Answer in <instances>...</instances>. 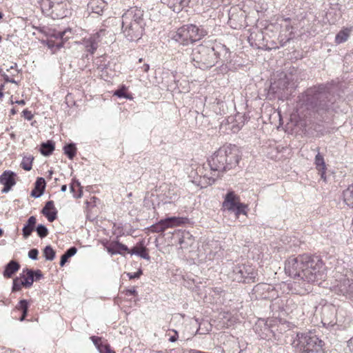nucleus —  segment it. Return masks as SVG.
<instances>
[{"label": "nucleus", "instance_id": "obj_33", "mask_svg": "<svg viewBox=\"0 0 353 353\" xmlns=\"http://www.w3.org/2000/svg\"><path fill=\"white\" fill-rule=\"evenodd\" d=\"M286 74L287 75H290L292 79H294L293 80H290V82L292 83V90L294 89L297 86L299 82L302 80V78L300 77L299 70L293 68L290 69Z\"/></svg>", "mask_w": 353, "mask_h": 353}, {"label": "nucleus", "instance_id": "obj_32", "mask_svg": "<svg viewBox=\"0 0 353 353\" xmlns=\"http://www.w3.org/2000/svg\"><path fill=\"white\" fill-rule=\"evenodd\" d=\"M54 148V143L52 141H47L41 144L39 151L42 155L48 157L53 152Z\"/></svg>", "mask_w": 353, "mask_h": 353}, {"label": "nucleus", "instance_id": "obj_23", "mask_svg": "<svg viewBox=\"0 0 353 353\" xmlns=\"http://www.w3.org/2000/svg\"><path fill=\"white\" fill-rule=\"evenodd\" d=\"M190 0H168V6L174 12L179 13L190 7Z\"/></svg>", "mask_w": 353, "mask_h": 353}, {"label": "nucleus", "instance_id": "obj_40", "mask_svg": "<svg viewBox=\"0 0 353 353\" xmlns=\"http://www.w3.org/2000/svg\"><path fill=\"white\" fill-rule=\"evenodd\" d=\"M168 226V225H165L164 221L161 219L158 223L152 225L148 229L151 232L159 233L164 232Z\"/></svg>", "mask_w": 353, "mask_h": 353}, {"label": "nucleus", "instance_id": "obj_49", "mask_svg": "<svg viewBox=\"0 0 353 353\" xmlns=\"http://www.w3.org/2000/svg\"><path fill=\"white\" fill-rule=\"evenodd\" d=\"M20 277H15L12 281V292H15L21 290L23 284H21Z\"/></svg>", "mask_w": 353, "mask_h": 353}, {"label": "nucleus", "instance_id": "obj_1", "mask_svg": "<svg viewBox=\"0 0 353 353\" xmlns=\"http://www.w3.org/2000/svg\"><path fill=\"white\" fill-rule=\"evenodd\" d=\"M343 103L335 83L332 81L307 88L298 96L296 109L303 117L318 114L323 119L330 112H336Z\"/></svg>", "mask_w": 353, "mask_h": 353}, {"label": "nucleus", "instance_id": "obj_10", "mask_svg": "<svg viewBox=\"0 0 353 353\" xmlns=\"http://www.w3.org/2000/svg\"><path fill=\"white\" fill-rule=\"evenodd\" d=\"M252 291L257 299H273L278 296L275 288L265 283H258L254 287Z\"/></svg>", "mask_w": 353, "mask_h": 353}, {"label": "nucleus", "instance_id": "obj_29", "mask_svg": "<svg viewBox=\"0 0 353 353\" xmlns=\"http://www.w3.org/2000/svg\"><path fill=\"white\" fill-rule=\"evenodd\" d=\"M352 30V27L344 28L342 30H341L335 37V43L337 44H340L345 42L348 39Z\"/></svg>", "mask_w": 353, "mask_h": 353}, {"label": "nucleus", "instance_id": "obj_47", "mask_svg": "<svg viewBox=\"0 0 353 353\" xmlns=\"http://www.w3.org/2000/svg\"><path fill=\"white\" fill-rule=\"evenodd\" d=\"M97 349L100 353H116L114 351L111 350L110 345L108 343H104L103 341Z\"/></svg>", "mask_w": 353, "mask_h": 353}, {"label": "nucleus", "instance_id": "obj_30", "mask_svg": "<svg viewBox=\"0 0 353 353\" xmlns=\"http://www.w3.org/2000/svg\"><path fill=\"white\" fill-rule=\"evenodd\" d=\"M187 220H188L187 218L176 217V216L168 217V218L163 219V221L165 223V225H168V228L184 224L186 223Z\"/></svg>", "mask_w": 353, "mask_h": 353}, {"label": "nucleus", "instance_id": "obj_14", "mask_svg": "<svg viewBox=\"0 0 353 353\" xmlns=\"http://www.w3.org/2000/svg\"><path fill=\"white\" fill-rule=\"evenodd\" d=\"M15 176L16 174L10 170L4 171L0 176V183L3 185V188L1 190L2 193L8 192L16 184Z\"/></svg>", "mask_w": 353, "mask_h": 353}, {"label": "nucleus", "instance_id": "obj_19", "mask_svg": "<svg viewBox=\"0 0 353 353\" xmlns=\"http://www.w3.org/2000/svg\"><path fill=\"white\" fill-rule=\"evenodd\" d=\"M255 332L262 339H268L270 337L272 330L270 328L266 322L259 321L255 325Z\"/></svg>", "mask_w": 353, "mask_h": 353}, {"label": "nucleus", "instance_id": "obj_52", "mask_svg": "<svg viewBox=\"0 0 353 353\" xmlns=\"http://www.w3.org/2000/svg\"><path fill=\"white\" fill-rule=\"evenodd\" d=\"M33 272L34 281H39L40 279L43 278V274H42L40 270H33Z\"/></svg>", "mask_w": 353, "mask_h": 353}, {"label": "nucleus", "instance_id": "obj_64", "mask_svg": "<svg viewBox=\"0 0 353 353\" xmlns=\"http://www.w3.org/2000/svg\"><path fill=\"white\" fill-rule=\"evenodd\" d=\"M66 190H67V185H61V192H64L66 191Z\"/></svg>", "mask_w": 353, "mask_h": 353}, {"label": "nucleus", "instance_id": "obj_38", "mask_svg": "<svg viewBox=\"0 0 353 353\" xmlns=\"http://www.w3.org/2000/svg\"><path fill=\"white\" fill-rule=\"evenodd\" d=\"M70 190L73 193L75 198H80L82 195V190L80 183L75 179H72V183L70 184Z\"/></svg>", "mask_w": 353, "mask_h": 353}, {"label": "nucleus", "instance_id": "obj_51", "mask_svg": "<svg viewBox=\"0 0 353 353\" xmlns=\"http://www.w3.org/2000/svg\"><path fill=\"white\" fill-rule=\"evenodd\" d=\"M39 250L36 248H32L28 252V257L32 260H37L38 259Z\"/></svg>", "mask_w": 353, "mask_h": 353}, {"label": "nucleus", "instance_id": "obj_42", "mask_svg": "<svg viewBox=\"0 0 353 353\" xmlns=\"http://www.w3.org/2000/svg\"><path fill=\"white\" fill-rule=\"evenodd\" d=\"M55 251L51 245H47L43 249V256L48 261H52L55 258Z\"/></svg>", "mask_w": 353, "mask_h": 353}, {"label": "nucleus", "instance_id": "obj_18", "mask_svg": "<svg viewBox=\"0 0 353 353\" xmlns=\"http://www.w3.org/2000/svg\"><path fill=\"white\" fill-rule=\"evenodd\" d=\"M239 203H240L239 197L233 191H230L224 197L223 206L228 211L232 212Z\"/></svg>", "mask_w": 353, "mask_h": 353}, {"label": "nucleus", "instance_id": "obj_59", "mask_svg": "<svg viewBox=\"0 0 353 353\" xmlns=\"http://www.w3.org/2000/svg\"><path fill=\"white\" fill-rule=\"evenodd\" d=\"M139 247H137V244L133 247L132 249H129L128 248V250H127L126 252H128V253H130V254H134V253H133V252H137L138 250H139Z\"/></svg>", "mask_w": 353, "mask_h": 353}, {"label": "nucleus", "instance_id": "obj_46", "mask_svg": "<svg viewBox=\"0 0 353 353\" xmlns=\"http://www.w3.org/2000/svg\"><path fill=\"white\" fill-rule=\"evenodd\" d=\"M296 307V305L294 304L292 299H288L286 300V304L285 307L283 308L282 312L285 314H289L290 313L292 312L293 310Z\"/></svg>", "mask_w": 353, "mask_h": 353}, {"label": "nucleus", "instance_id": "obj_43", "mask_svg": "<svg viewBox=\"0 0 353 353\" xmlns=\"http://www.w3.org/2000/svg\"><path fill=\"white\" fill-rule=\"evenodd\" d=\"M114 95L118 97L119 98L123 99H132V97L127 93V88L125 85H122L119 89L115 90Z\"/></svg>", "mask_w": 353, "mask_h": 353}, {"label": "nucleus", "instance_id": "obj_6", "mask_svg": "<svg viewBox=\"0 0 353 353\" xmlns=\"http://www.w3.org/2000/svg\"><path fill=\"white\" fill-rule=\"evenodd\" d=\"M344 263L343 260H336L334 270L336 272L344 275L345 277L334 286V291L353 301V270H345L343 266Z\"/></svg>", "mask_w": 353, "mask_h": 353}, {"label": "nucleus", "instance_id": "obj_31", "mask_svg": "<svg viewBox=\"0 0 353 353\" xmlns=\"http://www.w3.org/2000/svg\"><path fill=\"white\" fill-rule=\"evenodd\" d=\"M65 32H59L57 34V38L61 39V41L56 42L53 40H48L47 45L49 48L54 50L55 52L57 50H60L63 46V37L65 34Z\"/></svg>", "mask_w": 353, "mask_h": 353}, {"label": "nucleus", "instance_id": "obj_61", "mask_svg": "<svg viewBox=\"0 0 353 353\" xmlns=\"http://www.w3.org/2000/svg\"><path fill=\"white\" fill-rule=\"evenodd\" d=\"M28 312H22L21 316L19 318V321H23L26 319V316H28Z\"/></svg>", "mask_w": 353, "mask_h": 353}, {"label": "nucleus", "instance_id": "obj_56", "mask_svg": "<svg viewBox=\"0 0 353 353\" xmlns=\"http://www.w3.org/2000/svg\"><path fill=\"white\" fill-rule=\"evenodd\" d=\"M292 32H291L290 34V36L288 38H287L286 39H283L281 36L279 37V39H280L279 43H280V45L281 47L285 46L286 45V43H288L292 39Z\"/></svg>", "mask_w": 353, "mask_h": 353}, {"label": "nucleus", "instance_id": "obj_57", "mask_svg": "<svg viewBox=\"0 0 353 353\" xmlns=\"http://www.w3.org/2000/svg\"><path fill=\"white\" fill-rule=\"evenodd\" d=\"M2 77L3 78L4 81L6 83H12L15 84L18 83L17 81L14 80V79L10 78L8 75H7L5 73L2 74Z\"/></svg>", "mask_w": 353, "mask_h": 353}, {"label": "nucleus", "instance_id": "obj_17", "mask_svg": "<svg viewBox=\"0 0 353 353\" xmlns=\"http://www.w3.org/2000/svg\"><path fill=\"white\" fill-rule=\"evenodd\" d=\"M41 214H43L48 221L53 222L57 218V210L54 207L53 201H48L46 202L45 206L41 211Z\"/></svg>", "mask_w": 353, "mask_h": 353}, {"label": "nucleus", "instance_id": "obj_55", "mask_svg": "<svg viewBox=\"0 0 353 353\" xmlns=\"http://www.w3.org/2000/svg\"><path fill=\"white\" fill-rule=\"evenodd\" d=\"M23 116L24 117V118L26 119H27L28 121H30L33 118V114L32 113L31 111L26 109L23 111Z\"/></svg>", "mask_w": 353, "mask_h": 353}, {"label": "nucleus", "instance_id": "obj_50", "mask_svg": "<svg viewBox=\"0 0 353 353\" xmlns=\"http://www.w3.org/2000/svg\"><path fill=\"white\" fill-rule=\"evenodd\" d=\"M142 274H143V271L141 268H139L138 270V271L136 272H133V273L129 272L127 274V275L130 279H139L141 276V275H142Z\"/></svg>", "mask_w": 353, "mask_h": 353}, {"label": "nucleus", "instance_id": "obj_15", "mask_svg": "<svg viewBox=\"0 0 353 353\" xmlns=\"http://www.w3.org/2000/svg\"><path fill=\"white\" fill-rule=\"evenodd\" d=\"M187 27L192 43L201 39L208 34V31L201 26L187 24Z\"/></svg>", "mask_w": 353, "mask_h": 353}, {"label": "nucleus", "instance_id": "obj_44", "mask_svg": "<svg viewBox=\"0 0 353 353\" xmlns=\"http://www.w3.org/2000/svg\"><path fill=\"white\" fill-rule=\"evenodd\" d=\"M35 230L37 233V235L41 239L46 237L49 233L46 226L43 224H39L37 227H35Z\"/></svg>", "mask_w": 353, "mask_h": 353}, {"label": "nucleus", "instance_id": "obj_2", "mask_svg": "<svg viewBox=\"0 0 353 353\" xmlns=\"http://www.w3.org/2000/svg\"><path fill=\"white\" fill-rule=\"evenodd\" d=\"M285 271L294 279V288H300L296 290V293L300 294L310 292L311 284L324 280L327 276L323 261L314 255L303 254L289 258L285 263Z\"/></svg>", "mask_w": 353, "mask_h": 353}, {"label": "nucleus", "instance_id": "obj_34", "mask_svg": "<svg viewBox=\"0 0 353 353\" xmlns=\"http://www.w3.org/2000/svg\"><path fill=\"white\" fill-rule=\"evenodd\" d=\"M177 198V194L176 188L170 186L168 190H165L163 194V199L165 203H172Z\"/></svg>", "mask_w": 353, "mask_h": 353}, {"label": "nucleus", "instance_id": "obj_8", "mask_svg": "<svg viewBox=\"0 0 353 353\" xmlns=\"http://www.w3.org/2000/svg\"><path fill=\"white\" fill-rule=\"evenodd\" d=\"M145 25L137 23H122V31L125 37L130 41L139 40L143 34Z\"/></svg>", "mask_w": 353, "mask_h": 353}, {"label": "nucleus", "instance_id": "obj_63", "mask_svg": "<svg viewBox=\"0 0 353 353\" xmlns=\"http://www.w3.org/2000/svg\"><path fill=\"white\" fill-rule=\"evenodd\" d=\"M150 69V66L148 64H144L143 66V70L144 72H148Z\"/></svg>", "mask_w": 353, "mask_h": 353}, {"label": "nucleus", "instance_id": "obj_4", "mask_svg": "<svg viewBox=\"0 0 353 353\" xmlns=\"http://www.w3.org/2000/svg\"><path fill=\"white\" fill-rule=\"evenodd\" d=\"M292 345L298 353H325L324 342L312 331L297 333Z\"/></svg>", "mask_w": 353, "mask_h": 353}, {"label": "nucleus", "instance_id": "obj_35", "mask_svg": "<svg viewBox=\"0 0 353 353\" xmlns=\"http://www.w3.org/2000/svg\"><path fill=\"white\" fill-rule=\"evenodd\" d=\"M137 247H139L137 252H133L135 255L139 256L144 259L149 261L150 256L148 254V250L144 245L143 241H140L137 243Z\"/></svg>", "mask_w": 353, "mask_h": 353}, {"label": "nucleus", "instance_id": "obj_24", "mask_svg": "<svg viewBox=\"0 0 353 353\" xmlns=\"http://www.w3.org/2000/svg\"><path fill=\"white\" fill-rule=\"evenodd\" d=\"M20 269V264L15 260L10 261L6 265L3 272L5 278H11Z\"/></svg>", "mask_w": 353, "mask_h": 353}, {"label": "nucleus", "instance_id": "obj_28", "mask_svg": "<svg viewBox=\"0 0 353 353\" xmlns=\"http://www.w3.org/2000/svg\"><path fill=\"white\" fill-rule=\"evenodd\" d=\"M319 148H317L318 153L315 157L314 163L316 165V169L321 172V176L322 179H325V162L324 160L323 157L321 154V153L319 152Z\"/></svg>", "mask_w": 353, "mask_h": 353}, {"label": "nucleus", "instance_id": "obj_58", "mask_svg": "<svg viewBox=\"0 0 353 353\" xmlns=\"http://www.w3.org/2000/svg\"><path fill=\"white\" fill-rule=\"evenodd\" d=\"M125 294L127 296H131V295L137 296L138 294L137 291L134 287H133L132 288H130V289L125 290Z\"/></svg>", "mask_w": 353, "mask_h": 353}, {"label": "nucleus", "instance_id": "obj_22", "mask_svg": "<svg viewBox=\"0 0 353 353\" xmlns=\"http://www.w3.org/2000/svg\"><path fill=\"white\" fill-rule=\"evenodd\" d=\"M33 274L32 269H23L22 274H20V279H22L21 284H23V287L30 288L32 285L34 283Z\"/></svg>", "mask_w": 353, "mask_h": 353}, {"label": "nucleus", "instance_id": "obj_20", "mask_svg": "<svg viewBox=\"0 0 353 353\" xmlns=\"http://www.w3.org/2000/svg\"><path fill=\"white\" fill-rule=\"evenodd\" d=\"M84 46L86 51L90 54H94L98 48V43L99 42V34L97 33L87 39L83 41Z\"/></svg>", "mask_w": 353, "mask_h": 353}, {"label": "nucleus", "instance_id": "obj_21", "mask_svg": "<svg viewBox=\"0 0 353 353\" xmlns=\"http://www.w3.org/2000/svg\"><path fill=\"white\" fill-rule=\"evenodd\" d=\"M46 185V181L43 177L37 178L34 183V188L31 191L30 196L34 198L41 197L45 191Z\"/></svg>", "mask_w": 353, "mask_h": 353}, {"label": "nucleus", "instance_id": "obj_25", "mask_svg": "<svg viewBox=\"0 0 353 353\" xmlns=\"http://www.w3.org/2000/svg\"><path fill=\"white\" fill-rule=\"evenodd\" d=\"M36 223L37 219L34 216H31L28 218L26 223L22 228V234L25 239H27L32 234V232L35 230Z\"/></svg>", "mask_w": 353, "mask_h": 353}, {"label": "nucleus", "instance_id": "obj_11", "mask_svg": "<svg viewBox=\"0 0 353 353\" xmlns=\"http://www.w3.org/2000/svg\"><path fill=\"white\" fill-rule=\"evenodd\" d=\"M68 6L69 4L65 0L59 3H57L49 11L42 10V12L47 16L51 17L53 19H63L70 14Z\"/></svg>", "mask_w": 353, "mask_h": 353}, {"label": "nucleus", "instance_id": "obj_12", "mask_svg": "<svg viewBox=\"0 0 353 353\" xmlns=\"http://www.w3.org/2000/svg\"><path fill=\"white\" fill-rule=\"evenodd\" d=\"M290 75H287L285 73L283 77H281L277 81L272 83L270 86V91L274 94L283 95L285 90L292 89V83L290 80H293Z\"/></svg>", "mask_w": 353, "mask_h": 353}, {"label": "nucleus", "instance_id": "obj_60", "mask_svg": "<svg viewBox=\"0 0 353 353\" xmlns=\"http://www.w3.org/2000/svg\"><path fill=\"white\" fill-rule=\"evenodd\" d=\"M10 70H15V72H16L17 74H19V72H20V70L17 69V63H14L12 65H11L10 67V68L7 70V71H9Z\"/></svg>", "mask_w": 353, "mask_h": 353}, {"label": "nucleus", "instance_id": "obj_37", "mask_svg": "<svg viewBox=\"0 0 353 353\" xmlns=\"http://www.w3.org/2000/svg\"><path fill=\"white\" fill-rule=\"evenodd\" d=\"M77 252V249L74 246H72L68 248L64 254L61 256L60 266L63 267L67 262L68 260L73 256Z\"/></svg>", "mask_w": 353, "mask_h": 353}, {"label": "nucleus", "instance_id": "obj_16", "mask_svg": "<svg viewBox=\"0 0 353 353\" xmlns=\"http://www.w3.org/2000/svg\"><path fill=\"white\" fill-rule=\"evenodd\" d=\"M214 50V55L216 58V63L219 60L222 62H227L230 59V52L228 48L225 45L218 43L212 47Z\"/></svg>", "mask_w": 353, "mask_h": 353}, {"label": "nucleus", "instance_id": "obj_62", "mask_svg": "<svg viewBox=\"0 0 353 353\" xmlns=\"http://www.w3.org/2000/svg\"><path fill=\"white\" fill-rule=\"evenodd\" d=\"M3 89H4V85L1 84L0 85V99L3 97Z\"/></svg>", "mask_w": 353, "mask_h": 353}, {"label": "nucleus", "instance_id": "obj_5", "mask_svg": "<svg viewBox=\"0 0 353 353\" xmlns=\"http://www.w3.org/2000/svg\"><path fill=\"white\" fill-rule=\"evenodd\" d=\"M214 51L212 47L199 45L191 50L190 61L193 63L196 68L202 70L210 68L216 63V58Z\"/></svg>", "mask_w": 353, "mask_h": 353}, {"label": "nucleus", "instance_id": "obj_48", "mask_svg": "<svg viewBox=\"0 0 353 353\" xmlns=\"http://www.w3.org/2000/svg\"><path fill=\"white\" fill-rule=\"evenodd\" d=\"M29 302L26 299L20 300L15 309L21 312H28Z\"/></svg>", "mask_w": 353, "mask_h": 353}, {"label": "nucleus", "instance_id": "obj_36", "mask_svg": "<svg viewBox=\"0 0 353 353\" xmlns=\"http://www.w3.org/2000/svg\"><path fill=\"white\" fill-rule=\"evenodd\" d=\"M343 196L345 204L353 208V185H350L343 191Z\"/></svg>", "mask_w": 353, "mask_h": 353}, {"label": "nucleus", "instance_id": "obj_26", "mask_svg": "<svg viewBox=\"0 0 353 353\" xmlns=\"http://www.w3.org/2000/svg\"><path fill=\"white\" fill-rule=\"evenodd\" d=\"M108 252L112 254H123V252L128 250L127 245L120 243L119 241H112L107 247Z\"/></svg>", "mask_w": 353, "mask_h": 353}, {"label": "nucleus", "instance_id": "obj_27", "mask_svg": "<svg viewBox=\"0 0 353 353\" xmlns=\"http://www.w3.org/2000/svg\"><path fill=\"white\" fill-rule=\"evenodd\" d=\"M107 6L103 0H91L88 3V8L92 12L101 15Z\"/></svg>", "mask_w": 353, "mask_h": 353}, {"label": "nucleus", "instance_id": "obj_54", "mask_svg": "<svg viewBox=\"0 0 353 353\" xmlns=\"http://www.w3.org/2000/svg\"><path fill=\"white\" fill-rule=\"evenodd\" d=\"M171 331L174 334L170 336L168 341L171 343H174L179 339V333L176 330H171Z\"/></svg>", "mask_w": 353, "mask_h": 353}, {"label": "nucleus", "instance_id": "obj_3", "mask_svg": "<svg viewBox=\"0 0 353 353\" xmlns=\"http://www.w3.org/2000/svg\"><path fill=\"white\" fill-rule=\"evenodd\" d=\"M241 159V152L236 145L229 144L219 148L208 159L211 176H203L206 185H211L218 178L223 176L226 172L234 169Z\"/></svg>", "mask_w": 353, "mask_h": 353}, {"label": "nucleus", "instance_id": "obj_45", "mask_svg": "<svg viewBox=\"0 0 353 353\" xmlns=\"http://www.w3.org/2000/svg\"><path fill=\"white\" fill-rule=\"evenodd\" d=\"M247 208V205L242 203H239V204L232 210V212H234L236 217H239L240 214H246L247 212L245 209Z\"/></svg>", "mask_w": 353, "mask_h": 353}, {"label": "nucleus", "instance_id": "obj_53", "mask_svg": "<svg viewBox=\"0 0 353 353\" xmlns=\"http://www.w3.org/2000/svg\"><path fill=\"white\" fill-rule=\"evenodd\" d=\"M90 339L96 347H97L103 341L101 337L97 336H90Z\"/></svg>", "mask_w": 353, "mask_h": 353}, {"label": "nucleus", "instance_id": "obj_13", "mask_svg": "<svg viewBox=\"0 0 353 353\" xmlns=\"http://www.w3.org/2000/svg\"><path fill=\"white\" fill-rule=\"evenodd\" d=\"M171 40L182 46L192 43L188 30L187 25L179 28L176 31L170 33Z\"/></svg>", "mask_w": 353, "mask_h": 353}, {"label": "nucleus", "instance_id": "obj_41", "mask_svg": "<svg viewBox=\"0 0 353 353\" xmlns=\"http://www.w3.org/2000/svg\"><path fill=\"white\" fill-rule=\"evenodd\" d=\"M33 160L32 156L24 157L21 163V167L26 171H30L32 169Z\"/></svg>", "mask_w": 353, "mask_h": 353}, {"label": "nucleus", "instance_id": "obj_7", "mask_svg": "<svg viewBox=\"0 0 353 353\" xmlns=\"http://www.w3.org/2000/svg\"><path fill=\"white\" fill-rule=\"evenodd\" d=\"M258 276L257 270L250 264H238L234 266L231 273L233 281L239 283H254L256 282Z\"/></svg>", "mask_w": 353, "mask_h": 353}, {"label": "nucleus", "instance_id": "obj_9", "mask_svg": "<svg viewBox=\"0 0 353 353\" xmlns=\"http://www.w3.org/2000/svg\"><path fill=\"white\" fill-rule=\"evenodd\" d=\"M144 16V10L141 8L134 6L127 10L122 15V23H138L146 26Z\"/></svg>", "mask_w": 353, "mask_h": 353}, {"label": "nucleus", "instance_id": "obj_39", "mask_svg": "<svg viewBox=\"0 0 353 353\" xmlns=\"http://www.w3.org/2000/svg\"><path fill=\"white\" fill-rule=\"evenodd\" d=\"M63 152L70 160L73 159L77 154V147L74 143H71L63 146Z\"/></svg>", "mask_w": 353, "mask_h": 353}]
</instances>
